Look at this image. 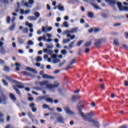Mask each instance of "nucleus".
<instances>
[{
    "label": "nucleus",
    "instance_id": "1",
    "mask_svg": "<svg viewBox=\"0 0 128 128\" xmlns=\"http://www.w3.org/2000/svg\"><path fill=\"white\" fill-rule=\"evenodd\" d=\"M48 62H53V64H58L60 62V59L56 58V55L53 54L51 56L50 58L48 59Z\"/></svg>",
    "mask_w": 128,
    "mask_h": 128
},
{
    "label": "nucleus",
    "instance_id": "2",
    "mask_svg": "<svg viewBox=\"0 0 128 128\" xmlns=\"http://www.w3.org/2000/svg\"><path fill=\"white\" fill-rule=\"evenodd\" d=\"M78 110L80 112V114L81 116H82L83 118H92V116H94L93 112H90L88 113L87 115L86 116H84V112H82V109L79 108Z\"/></svg>",
    "mask_w": 128,
    "mask_h": 128
},
{
    "label": "nucleus",
    "instance_id": "3",
    "mask_svg": "<svg viewBox=\"0 0 128 128\" xmlns=\"http://www.w3.org/2000/svg\"><path fill=\"white\" fill-rule=\"evenodd\" d=\"M56 120L57 122H58V124H64V119L62 115L60 114H59L57 116L56 118Z\"/></svg>",
    "mask_w": 128,
    "mask_h": 128
},
{
    "label": "nucleus",
    "instance_id": "4",
    "mask_svg": "<svg viewBox=\"0 0 128 128\" xmlns=\"http://www.w3.org/2000/svg\"><path fill=\"white\" fill-rule=\"evenodd\" d=\"M63 108L66 114H68V116H74V112L71 110L70 107L66 106L64 107Z\"/></svg>",
    "mask_w": 128,
    "mask_h": 128
},
{
    "label": "nucleus",
    "instance_id": "5",
    "mask_svg": "<svg viewBox=\"0 0 128 128\" xmlns=\"http://www.w3.org/2000/svg\"><path fill=\"white\" fill-rule=\"evenodd\" d=\"M78 30V28H72L70 30H65L62 32V34L64 36L65 34H74V32H76Z\"/></svg>",
    "mask_w": 128,
    "mask_h": 128
},
{
    "label": "nucleus",
    "instance_id": "6",
    "mask_svg": "<svg viewBox=\"0 0 128 128\" xmlns=\"http://www.w3.org/2000/svg\"><path fill=\"white\" fill-rule=\"evenodd\" d=\"M40 86H46V88L50 90V84H48V80H44L40 82Z\"/></svg>",
    "mask_w": 128,
    "mask_h": 128
},
{
    "label": "nucleus",
    "instance_id": "7",
    "mask_svg": "<svg viewBox=\"0 0 128 128\" xmlns=\"http://www.w3.org/2000/svg\"><path fill=\"white\" fill-rule=\"evenodd\" d=\"M42 78H48L49 80H55L56 78L54 76H52L50 75H48L46 74H44L42 76Z\"/></svg>",
    "mask_w": 128,
    "mask_h": 128
},
{
    "label": "nucleus",
    "instance_id": "8",
    "mask_svg": "<svg viewBox=\"0 0 128 128\" xmlns=\"http://www.w3.org/2000/svg\"><path fill=\"white\" fill-rule=\"evenodd\" d=\"M34 4V0H28V2H26L24 4V6L26 8H30V4L32 5Z\"/></svg>",
    "mask_w": 128,
    "mask_h": 128
},
{
    "label": "nucleus",
    "instance_id": "9",
    "mask_svg": "<svg viewBox=\"0 0 128 128\" xmlns=\"http://www.w3.org/2000/svg\"><path fill=\"white\" fill-rule=\"evenodd\" d=\"M60 84L56 82H54V84H50V90L51 88H58Z\"/></svg>",
    "mask_w": 128,
    "mask_h": 128
},
{
    "label": "nucleus",
    "instance_id": "10",
    "mask_svg": "<svg viewBox=\"0 0 128 128\" xmlns=\"http://www.w3.org/2000/svg\"><path fill=\"white\" fill-rule=\"evenodd\" d=\"M117 6H118V8H119V10L120 12H124V6H123L122 2H117Z\"/></svg>",
    "mask_w": 128,
    "mask_h": 128
},
{
    "label": "nucleus",
    "instance_id": "11",
    "mask_svg": "<svg viewBox=\"0 0 128 128\" xmlns=\"http://www.w3.org/2000/svg\"><path fill=\"white\" fill-rule=\"evenodd\" d=\"M102 40H96L94 42V46H96L98 47L102 44Z\"/></svg>",
    "mask_w": 128,
    "mask_h": 128
},
{
    "label": "nucleus",
    "instance_id": "12",
    "mask_svg": "<svg viewBox=\"0 0 128 128\" xmlns=\"http://www.w3.org/2000/svg\"><path fill=\"white\" fill-rule=\"evenodd\" d=\"M43 52L44 54H52L54 52V51L52 50L46 48L44 49Z\"/></svg>",
    "mask_w": 128,
    "mask_h": 128
},
{
    "label": "nucleus",
    "instance_id": "13",
    "mask_svg": "<svg viewBox=\"0 0 128 128\" xmlns=\"http://www.w3.org/2000/svg\"><path fill=\"white\" fill-rule=\"evenodd\" d=\"M57 8L60 12H64V7L62 4H58Z\"/></svg>",
    "mask_w": 128,
    "mask_h": 128
},
{
    "label": "nucleus",
    "instance_id": "14",
    "mask_svg": "<svg viewBox=\"0 0 128 128\" xmlns=\"http://www.w3.org/2000/svg\"><path fill=\"white\" fill-rule=\"evenodd\" d=\"M46 35L43 36H40L38 39V42H41L44 40V42H46Z\"/></svg>",
    "mask_w": 128,
    "mask_h": 128
},
{
    "label": "nucleus",
    "instance_id": "15",
    "mask_svg": "<svg viewBox=\"0 0 128 128\" xmlns=\"http://www.w3.org/2000/svg\"><path fill=\"white\" fill-rule=\"evenodd\" d=\"M12 88H14V90H15L17 94L20 96H21L20 91V90L18 89V86H16L14 85L12 86Z\"/></svg>",
    "mask_w": 128,
    "mask_h": 128
},
{
    "label": "nucleus",
    "instance_id": "16",
    "mask_svg": "<svg viewBox=\"0 0 128 128\" xmlns=\"http://www.w3.org/2000/svg\"><path fill=\"white\" fill-rule=\"evenodd\" d=\"M67 38H70V40H74L76 38V35H70V33L68 34Z\"/></svg>",
    "mask_w": 128,
    "mask_h": 128
},
{
    "label": "nucleus",
    "instance_id": "17",
    "mask_svg": "<svg viewBox=\"0 0 128 128\" xmlns=\"http://www.w3.org/2000/svg\"><path fill=\"white\" fill-rule=\"evenodd\" d=\"M26 70H29L30 72H34V74H36V70L31 68L30 67H28L26 68Z\"/></svg>",
    "mask_w": 128,
    "mask_h": 128
},
{
    "label": "nucleus",
    "instance_id": "18",
    "mask_svg": "<svg viewBox=\"0 0 128 128\" xmlns=\"http://www.w3.org/2000/svg\"><path fill=\"white\" fill-rule=\"evenodd\" d=\"M88 18H94V14L92 12H88Z\"/></svg>",
    "mask_w": 128,
    "mask_h": 128
},
{
    "label": "nucleus",
    "instance_id": "19",
    "mask_svg": "<svg viewBox=\"0 0 128 128\" xmlns=\"http://www.w3.org/2000/svg\"><path fill=\"white\" fill-rule=\"evenodd\" d=\"M10 97L13 102H16V98L14 94H10Z\"/></svg>",
    "mask_w": 128,
    "mask_h": 128
},
{
    "label": "nucleus",
    "instance_id": "20",
    "mask_svg": "<svg viewBox=\"0 0 128 128\" xmlns=\"http://www.w3.org/2000/svg\"><path fill=\"white\" fill-rule=\"evenodd\" d=\"M76 58H74L72 60L70 64L67 66V68L68 70H70V68H70V66H72V64H74V62H76Z\"/></svg>",
    "mask_w": 128,
    "mask_h": 128
},
{
    "label": "nucleus",
    "instance_id": "21",
    "mask_svg": "<svg viewBox=\"0 0 128 128\" xmlns=\"http://www.w3.org/2000/svg\"><path fill=\"white\" fill-rule=\"evenodd\" d=\"M70 42V39L68 38H64L63 40L62 43L64 44H68V42Z\"/></svg>",
    "mask_w": 128,
    "mask_h": 128
},
{
    "label": "nucleus",
    "instance_id": "22",
    "mask_svg": "<svg viewBox=\"0 0 128 128\" xmlns=\"http://www.w3.org/2000/svg\"><path fill=\"white\" fill-rule=\"evenodd\" d=\"M16 86H17V88H24L22 83L20 82H19Z\"/></svg>",
    "mask_w": 128,
    "mask_h": 128
},
{
    "label": "nucleus",
    "instance_id": "23",
    "mask_svg": "<svg viewBox=\"0 0 128 128\" xmlns=\"http://www.w3.org/2000/svg\"><path fill=\"white\" fill-rule=\"evenodd\" d=\"M78 96H73L72 98V102H76V100H78Z\"/></svg>",
    "mask_w": 128,
    "mask_h": 128
},
{
    "label": "nucleus",
    "instance_id": "24",
    "mask_svg": "<svg viewBox=\"0 0 128 128\" xmlns=\"http://www.w3.org/2000/svg\"><path fill=\"white\" fill-rule=\"evenodd\" d=\"M76 42V41H73L71 42L68 46V50H70V48H72L74 47V44Z\"/></svg>",
    "mask_w": 128,
    "mask_h": 128
},
{
    "label": "nucleus",
    "instance_id": "25",
    "mask_svg": "<svg viewBox=\"0 0 128 128\" xmlns=\"http://www.w3.org/2000/svg\"><path fill=\"white\" fill-rule=\"evenodd\" d=\"M92 46V40H89L88 41H86L85 43V46Z\"/></svg>",
    "mask_w": 128,
    "mask_h": 128
},
{
    "label": "nucleus",
    "instance_id": "26",
    "mask_svg": "<svg viewBox=\"0 0 128 128\" xmlns=\"http://www.w3.org/2000/svg\"><path fill=\"white\" fill-rule=\"evenodd\" d=\"M28 20H36V18L34 16H28Z\"/></svg>",
    "mask_w": 128,
    "mask_h": 128
},
{
    "label": "nucleus",
    "instance_id": "27",
    "mask_svg": "<svg viewBox=\"0 0 128 128\" xmlns=\"http://www.w3.org/2000/svg\"><path fill=\"white\" fill-rule=\"evenodd\" d=\"M91 4L92 6L94 8H96V10H100V8L96 4L92 3Z\"/></svg>",
    "mask_w": 128,
    "mask_h": 128
},
{
    "label": "nucleus",
    "instance_id": "28",
    "mask_svg": "<svg viewBox=\"0 0 128 128\" xmlns=\"http://www.w3.org/2000/svg\"><path fill=\"white\" fill-rule=\"evenodd\" d=\"M36 60L38 62H40L42 60V58L40 56H38L36 58Z\"/></svg>",
    "mask_w": 128,
    "mask_h": 128
},
{
    "label": "nucleus",
    "instance_id": "29",
    "mask_svg": "<svg viewBox=\"0 0 128 128\" xmlns=\"http://www.w3.org/2000/svg\"><path fill=\"white\" fill-rule=\"evenodd\" d=\"M4 72H8L10 71V68H9L8 66H5L4 68Z\"/></svg>",
    "mask_w": 128,
    "mask_h": 128
},
{
    "label": "nucleus",
    "instance_id": "30",
    "mask_svg": "<svg viewBox=\"0 0 128 128\" xmlns=\"http://www.w3.org/2000/svg\"><path fill=\"white\" fill-rule=\"evenodd\" d=\"M0 52L2 54H6V50H4V47L0 48Z\"/></svg>",
    "mask_w": 128,
    "mask_h": 128
},
{
    "label": "nucleus",
    "instance_id": "31",
    "mask_svg": "<svg viewBox=\"0 0 128 128\" xmlns=\"http://www.w3.org/2000/svg\"><path fill=\"white\" fill-rule=\"evenodd\" d=\"M26 26H28L30 28H32V26H34L32 25V24L28 22H26Z\"/></svg>",
    "mask_w": 128,
    "mask_h": 128
},
{
    "label": "nucleus",
    "instance_id": "32",
    "mask_svg": "<svg viewBox=\"0 0 128 128\" xmlns=\"http://www.w3.org/2000/svg\"><path fill=\"white\" fill-rule=\"evenodd\" d=\"M94 32H100V28H93Z\"/></svg>",
    "mask_w": 128,
    "mask_h": 128
},
{
    "label": "nucleus",
    "instance_id": "33",
    "mask_svg": "<svg viewBox=\"0 0 128 128\" xmlns=\"http://www.w3.org/2000/svg\"><path fill=\"white\" fill-rule=\"evenodd\" d=\"M114 44L116 46H120L118 44V39H114Z\"/></svg>",
    "mask_w": 128,
    "mask_h": 128
},
{
    "label": "nucleus",
    "instance_id": "34",
    "mask_svg": "<svg viewBox=\"0 0 128 128\" xmlns=\"http://www.w3.org/2000/svg\"><path fill=\"white\" fill-rule=\"evenodd\" d=\"M34 42L32 40H30L28 42V46H34Z\"/></svg>",
    "mask_w": 128,
    "mask_h": 128
},
{
    "label": "nucleus",
    "instance_id": "35",
    "mask_svg": "<svg viewBox=\"0 0 128 128\" xmlns=\"http://www.w3.org/2000/svg\"><path fill=\"white\" fill-rule=\"evenodd\" d=\"M63 24L64 28H68L70 26V25H68V22H64Z\"/></svg>",
    "mask_w": 128,
    "mask_h": 128
},
{
    "label": "nucleus",
    "instance_id": "36",
    "mask_svg": "<svg viewBox=\"0 0 128 128\" xmlns=\"http://www.w3.org/2000/svg\"><path fill=\"white\" fill-rule=\"evenodd\" d=\"M4 118V114H2L1 112H0V122H4V118Z\"/></svg>",
    "mask_w": 128,
    "mask_h": 128
},
{
    "label": "nucleus",
    "instance_id": "37",
    "mask_svg": "<svg viewBox=\"0 0 128 128\" xmlns=\"http://www.w3.org/2000/svg\"><path fill=\"white\" fill-rule=\"evenodd\" d=\"M61 54H64V56H66L68 54V52L66 50H61Z\"/></svg>",
    "mask_w": 128,
    "mask_h": 128
},
{
    "label": "nucleus",
    "instance_id": "38",
    "mask_svg": "<svg viewBox=\"0 0 128 128\" xmlns=\"http://www.w3.org/2000/svg\"><path fill=\"white\" fill-rule=\"evenodd\" d=\"M106 2H108L110 4H114V0H105Z\"/></svg>",
    "mask_w": 128,
    "mask_h": 128
},
{
    "label": "nucleus",
    "instance_id": "39",
    "mask_svg": "<svg viewBox=\"0 0 128 128\" xmlns=\"http://www.w3.org/2000/svg\"><path fill=\"white\" fill-rule=\"evenodd\" d=\"M42 32H48V27H44L42 28Z\"/></svg>",
    "mask_w": 128,
    "mask_h": 128
},
{
    "label": "nucleus",
    "instance_id": "40",
    "mask_svg": "<svg viewBox=\"0 0 128 128\" xmlns=\"http://www.w3.org/2000/svg\"><path fill=\"white\" fill-rule=\"evenodd\" d=\"M34 14L35 15L36 18H40V14L38 12H34Z\"/></svg>",
    "mask_w": 128,
    "mask_h": 128
},
{
    "label": "nucleus",
    "instance_id": "41",
    "mask_svg": "<svg viewBox=\"0 0 128 128\" xmlns=\"http://www.w3.org/2000/svg\"><path fill=\"white\" fill-rule=\"evenodd\" d=\"M2 82H3V84H4L5 86H8V82H6V81L5 80H2Z\"/></svg>",
    "mask_w": 128,
    "mask_h": 128
},
{
    "label": "nucleus",
    "instance_id": "42",
    "mask_svg": "<svg viewBox=\"0 0 128 128\" xmlns=\"http://www.w3.org/2000/svg\"><path fill=\"white\" fill-rule=\"evenodd\" d=\"M18 42H20L21 44H22L24 42V40L22 39V38H18Z\"/></svg>",
    "mask_w": 128,
    "mask_h": 128
},
{
    "label": "nucleus",
    "instance_id": "43",
    "mask_svg": "<svg viewBox=\"0 0 128 128\" xmlns=\"http://www.w3.org/2000/svg\"><path fill=\"white\" fill-rule=\"evenodd\" d=\"M46 102H54V100L50 98H48L46 99Z\"/></svg>",
    "mask_w": 128,
    "mask_h": 128
},
{
    "label": "nucleus",
    "instance_id": "44",
    "mask_svg": "<svg viewBox=\"0 0 128 128\" xmlns=\"http://www.w3.org/2000/svg\"><path fill=\"white\" fill-rule=\"evenodd\" d=\"M5 78H6V80H8L9 82H12V79L8 76H6Z\"/></svg>",
    "mask_w": 128,
    "mask_h": 128
},
{
    "label": "nucleus",
    "instance_id": "45",
    "mask_svg": "<svg viewBox=\"0 0 128 128\" xmlns=\"http://www.w3.org/2000/svg\"><path fill=\"white\" fill-rule=\"evenodd\" d=\"M14 28H16V24H12V25L10 28V30H14Z\"/></svg>",
    "mask_w": 128,
    "mask_h": 128
},
{
    "label": "nucleus",
    "instance_id": "46",
    "mask_svg": "<svg viewBox=\"0 0 128 128\" xmlns=\"http://www.w3.org/2000/svg\"><path fill=\"white\" fill-rule=\"evenodd\" d=\"M64 64H66V60H64L63 62H61L58 65L59 68H62V66Z\"/></svg>",
    "mask_w": 128,
    "mask_h": 128
},
{
    "label": "nucleus",
    "instance_id": "47",
    "mask_svg": "<svg viewBox=\"0 0 128 128\" xmlns=\"http://www.w3.org/2000/svg\"><path fill=\"white\" fill-rule=\"evenodd\" d=\"M32 90H42V88L40 87H33Z\"/></svg>",
    "mask_w": 128,
    "mask_h": 128
},
{
    "label": "nucleus",
    "instance_id": "48",
    "mask_svg": "<svg viewBox=\"0 0 128 128\" xmlns=\"http://www.w3.org/2000/svg\"><path fill=\"white\" fill-rule=\"evenodd\" d=\"M82 42H84V41H82V40L78 41V42L77 43L78 46H82Z\"/></svg>",
    "mask_w": 128,
    "mask_h": 128
},
{
    "label": "nucleus",
    "instance_id": "49",
    "mask_svg": "<svg viewBox=\"0 0 128 128\" xmlns=\"http://www.w3.org/2000/svg\"><path fill=\"white\" fill-rule=\"evenodd\" d=\"M102 18H108V14H106V12H103L102 14Z\"/></svg>",
    "mask_w": 128,
    "mask_h": 128
},
{
    "label": "nucleus",
    "instance_id": "50",
    "mask_svg": "<svg viewBox=\"0 0 128 128\" xmlns=\"http://www.w3.org/2000/svg\"><path fill=\"white\" fill-rule=\"evenodd\" d=\"M23 32L26 34H28V28H26L23 29Z\"/></svg>",
    "mask_w": 128,
    "mask_h": 128
},
{
    "label": "nucleus",
    "instance_id": "51",
    "mask_svg": "<svg viewBox=\"0 0 128 128\" xmlns=\"http://www.w3.org/2000/svg\"><path fill=\"white\" fill-rule=\"evenodd\" d=\"M94 126H96V128H100V122H96L94 124Z\"/></svg>",
    "mask_w": 128,
    "mask_h": 128
},
{
    "label": "nucleus",
    "instance_id": "52",
    "mask_svg": "<svg viewBox=\"0 0 128 128\" xmlns=\"http://www.w3.org/2000/svg\"><path fill=\"white\" fill-rule=\"evenodd\" d=\"M46 46H47L48 48L50 49V48H54V45L52 44H51L50 45H46Z\"/></svg>",
    "mask_w": 128,
    "mask_h": 128
},
{
    "label": "nucleus",
    "instance_id": "53",
    "mask_svg": "<svg viewBox=\"0 0 128 128\" xmlns=\"http://www.w3.org/2000/svg\"><path fill=\"white\" fill-rule=\"evenodd\" d=\"M57 112H62V108L58 107L56 108Z\"/></svg>",
    "mask_w": 128,
    "mask_h": 128
},
{
    "label": "nucleus",
    "instance_id": "54",
    "mask_svg": "<svg viewBox=\"0 0 128 128\" xmlns=\"http://www.w3.org/2000/svg\"><path fill=\"white\" fill-rule=\"evenodd\" d=\"M24 74H28V76H31V78H34L33 76L30 74V73H28V72H24Z\"/></svg>",
    "mask_w": 128,
    "mask_h": 128
},
{
    "label": "nucleus",
    "instance_id": "55",
    "mask_svg": "<svg viewBox=\"0 0 128 128\" xmlns=\"http://www.w3.org/2000/svg\"><path fill=\"white\" fill-rule=\"evenodd\" d=\"M124 36L126 38H127L128 39V32H126L124 34Z\"/></svg>",
    "mask_w": 128,
    "mask_h": 128
},
{
    "label": "nucleus",
    "instance_id": "56",
    "mask_svg": "<svg viewBox=\"0 0 128 128\" xmlns=\"http://www.w3.org/2000/svg\"><path fill=\"white\" fill-rule=\"evenodd\" d=\"M6 22H7L8 24H10V17L7 16Z\"/></svg>",
    "mask_w": 128,
    "mask_h": 128
},
{
    "label": "nucleus",
    "instance_id": "57",
    "mask_svg": "<svg viewBox=\"0 0 128 128\" xmlns=\"http://www.w3.org/2000/svg\"><path fill=\"white\" fill-rule=\"evenodd\" d=\"M50 108V106H48V105H46V104H44L43 105V108Z\"/></svg>",
    "mask_w": 128,
    "mask_h": 128
},
{
    "label": "nucleus",
    "instance_id": "58",
    "mask_svg": "<svg viewBox=\"0 0 128 128\" xmlns=\"http://www.w3.org/2000/svg\"><path fill=\"white\" fill-rule=\"evenodd\" d=\"M122 47L124 48H125V50H128V46H126V44H122Z\"/></svg>",
    "mask_w": 128,
    "mask_h": 128
},
{
    "label": "nucleus",
    "instance_id": "59",
    "mask_svg": "<svg viewBox=\"0 0 128 128\" xmlns=\"http://www.w3.org/2000/svg\"><path fill=\"white\" fill-rule=\"evenodd\" d=\"M34 106H36V104H34V103H32L30 104V108H34Z\"/></svg>",
    "mask_w": 128,
    "mask_h": 128
},
{
    "label": "nucleus",
    "instance_id": "60",
    "mask_svg": "<svg viewBox=\"0 0 128 128\" xmlns=\"http://www.w3.org/2000/svg\"><path fill=\"white\" fill-rule=\"evenodd\" d=\"M30 10H26L24 12L25 14H30Z\"/></svg>",
    "mask_w": 128,
    "mask_h": 128
},
{
    "label": "nucleus",
    "instance_id": "61",
    "mask_svg": "<svg viewBox=\"0 0 128 128\" xmlns=\"http://www.w3.org/2000/svg\"><path fill=\"white\" fill-rule=\"evenodd\" d=\"M90 48H86V50H85V52L86 54H88V52H90Z\"/></svg>",
    "mask_w": 128,
    "mask_h": 128
},
{
    "label": "nucleus",
    "instance_id": "62",
    "mask_svg": "<svg viewBox=\"0 0 128 128\" xmlns=\"http://www.w3.org/2000/svg\"><path fill=\"white\" fill-rule=\"evenodd\" d=\"M12 46L13 47V48H16V44L14 42L12 44Z\"/></svg>",
    "mask_w": 128,
    "mask_h": 128
},
{
    "label": "nucleus",
    "instance_id": "63",
    "mask_svg": "<svg viewBox=\"0 0 128 128\" xmlns=\"http://www.w3.org/2000/svg\"><path fill=\"white\" fill-rule=\"evenodd\" d=\"M32 112H36V108L35 107L32 108Z\"/></svg>",
    "mask_w": 128,
    "mask_h": 128
},
{
    "label": "nucleus",
    "instance_id": "64",
    "mask_svg": "<svg viewBox=\"0 0 128 128\" xmlns=\"http://www.w3.org/2000/svg\"><path fill=\"white\" fill-rule=\"evenodd\" d=\"M124 11L128 12V6H124Z\"/></svg>",
    "mask_w": 128,
    "mask_h": 128
}]
</instances>
